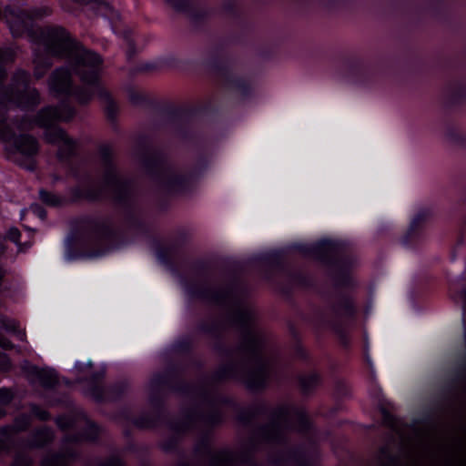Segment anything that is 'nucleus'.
Listing matches in <instances>:
<instances>
[{"instance_id": "obj_1", "label": "nucleus", "mask_w": 466, "mask_h": 466, "mask_svg": "<svg viewBox=\"0 0 466 466\" xmlns=\"http://www.w3.org/2000/svg\"><path fill=\"white\" fill-rule=\"evenodd\" d=\"M343 248L341 241L331 238H322L312 244L293 243L290 246L292 251L313 258L332 270L335 299L329 303L332 318L323 319L322 323L334 333L342 348L350 350L351 339L345 320L357 316L354 292L359 288V282L352 275L351 258L339 255Z\"/></svg>"}, {"instance_id": "obj_2", "label": "nucleus", "mask_w": 466, "mask_h": 466, "mask_svg": "<svg viewBox=\"0 0 466 466\" xmlns=\"http://www.w3.org/2000/svg\"><path fill=\"white\" fill-rule=\"evenodd\" d=\"M227 321L230 327L239 332L241 343L238 350L249 357L254 367L240 371L237 362L231 360L218 369L213 375L214 380L223 381L232 379L241 382L250 392H263L269 383L270 368L262 354L263 341L254 329L252 312L239 306L228 316Z\"/></svg>"}, {"instance_id": "obj_3", "label": "nucleus", "mask_w": 466, "mask_h": 466, "mask_svg": "<svg viewBox=\"0 0 466 466\" xmlns=\"http://www.w3.org/2000/svg\"><path fill=\"white\" fill-rule=\"evenodd\" d=\"M129 243L126 233L115 228L109 218L84 215L71 224L65 239V258L70 262L100 258Z\"/></svg>"}, {"instance_id": "obj_4", "label": "nucleus", "mask_w": 466, "mask_h": 466, "mask_svg": "<svg viewBox=\"0 0 466 466\" xmlns=\"http://www.w3.org/2000/svg\"><path fill=\"white\" fill-rule=\"evenodd\" d=\"M210 402L239 409L237 420L243 425H250L253 420L260 415H267L270 411V425H262L258 428V434L261 439L269 443L287 444L288 437L280 430V422L287 430H295L299 432H308L312 429V421L308 410L304 407L293 404H282L276 409L270 408L264 402L258 403L248 409L239 408L237 401L228 396L217 395Z\"/></svg>"}, {"instance_id": "obj_5", "label": "nucleus", "mask_w": 466, "mask_h": 466, "mask_svg": "<svg viewBox=\"0 0 466 466\" xmlns=\"http://www.w3.org/2000/svg\"><path fill=\"white\" fill-rule=\"evenodd\" d=\"M5 21L11 35L20 38L27 34L34 44L45 46L47 55L60 56L64 48L60 45L61 40L68 39V31L62 25H47L34 29L29 20L27 10L17 9L10 5L0 8V21Z\"/></svg>"}, {"instance_id": "obj_6", "label": "nucleus", "mask_w": 466, "mask_h": 466, "mask_svg": "<svg viewBox=\"0 0 466 466\" xmlns=\"http://www.w3.org/2000/svg\"><path fill=\"white\" fill-rule=\"evenodd\" d=\"M331 65L343 80L365 88L380 85L386 73L381 61L370 60L358 54L343 51L332 56Z\"/></svg>"}, {"instance_id": "obj_7", "label": "nucleus", "mask_w": 466, "mask_h": 466, "mask_svg": "<svg viewBox=\"0 0 466 466\" xmlns=\"http://www.w3.org/2000/svg\"><path fill=\"white\" fill-rule=\"evenodd\" d=\"M111 199L117 207L124 209V222L127 228L134 235L145 238L154 250L157 261L170 271L176 272L177 266L171 257L174 246H164L162 239L155 234L153 225L136 212L133 185L130 186L129 198L127 203H118L116 200V193L111 194Z\"/></svg>"}, {"instance_id": "obj_8", "label": "nucleus", "mask_w": 466, "mask_h": 466, "mask_svg": "<svg viewBox=\"0 0 466 466\" xmlns=\"http://www.w3.org/2000/svg\"><path fill=\"white\" fill-rule=\"evenodd\" d=\"M41 103V95L36 87H30V74L22 68L12 76L11 83H0V105L10 106L22 111L33 112Z\"/></svg>"}, {"instance_id": "obj_9", "label": "nucleus", "mask_w": 466, "mask_h": 466, "mask_svg": "<svg viewBox=\"0 0 466 466\" xmlns=\"http://www.w3.org/2000/svg\"><path fill=\"white\" fill-rule=\"evenodd\" d=\"M68 46V55L73 58V73L86 87L94 88L102 81L100 67L103 64L102 56L91 49L86 48L76 40L68 32V39L63 40Z\"/></svg>"}, {"instance_id": "obj_10", "label": "nucleus", "mask_w": 466, "mask_h": 466, "mask_svg": "<svg viewBox=\"0 0 466 466\" xmlns=\"http://www.w3.org/2000/svg\"><path fill=\"white\" fill-rule=\"evenodd\" d=\"M137 146L140 149L139 161L146 175L159 190L169 196L167 181L174 171L167 163V155L161 149L153 148L146 135L138 137Z\"/></svg>"}, {"instance_id": "obj_11", "label": "nucleus", "mask_w": 466, "mask_h": 466, "mask_svg": "<svg viewBox=\"0 0 466 466\" xmlns=\"http://www.w3.org/2000/svg\"><path fill=\"white\" fill-rule=\"evenodd\" d=\"M98 155L105 167L103 176L104 187L110 190L111 194L116 193V200L118 203L127 202L130 193V186L133 180L122 177L116 164V157L113 147L108 143L100 144L98 147Z\"/></svg>"}, {"instance_id": "obj_12", "label": "nucleus", "mask_w": 466, "mask_h": 466, "mask_svg": "<svg viewBox=\"0 0 466 466\" xmlns=\"http://www.w3.org/2000/svg\"><path fill=\"white\" fill-rule=\"evenodd\" d=\"M0 142L5 145V151L8 154H20L31 160L26 167L30 171L35 168V157L39 150V145L35 137L30 134H16L15 130L6 124V117L0 114Z\"/></svg>"}, {"instance_id": "obj_13", "label": "nucleus", "mask_w": 466, "mask_h": 466, "mask_svg": "<svg viewBox=\"0 0 466 466\" xmlns=\"http://www.w3.org/2000/svg\"><path fill=\"white\" fill-rule=\"evenodd\" d=\"M162 116L173 125L175 135L183 142L190 143L195 139L192 121L202 116L198 106H175L166 103L162 107Z\"/></svg>"}, {"instance_id": "obj_14", "label": "nucleus", "mask_w": 466, "mask_h": 466, "mask_svg": "<svg viewBox=\"0 0 466 466\" xmlns=\"http://www.w3.org/2000/svg\"><path fill=\"white\" fill-rule=\"evenodd\" d=\"M193 451L196 456L208 457L211 466L232 465L235 462L243 466H258L252 451H242L238 455L228 450L215 452L208 434L199 439Z\"/></svg>"}, {"instance_id": "obj_15", "label": "nucleus", "mask_w": 466, "mask_h": 466, "mask_svg": "<svg viewBox=\"0 0 466 466\" xmlns=\"http://www.w3.org/2000/svg\"><path fill=\"white\" fill-rule=\"evenodd\" d=\"M205 65L222 79L225 88L239 94L243 98L251 96L253 89L250 82L243 76L235 75L228 59L216 54L207 59Z\"/></svg>"}, {"instance_id": "obj_16", "label": "nucleus", "mask_w": 466, "mask_h": 466, "mask_svg": "<svg viewBox=\"0 0 466 466\" xmlns=\"http://www.w3.org/2000/svg\"><path fill=\"white\" fill-rule=\"evenodd\" d=\"M209 162L208 154L203 151L198 155L196 162L187 174L171 173L167 181L170 188L169 196L191 193L194 190L195 184L208 170Z\"/></svg>"}, {"instance_id": "obj_17", "label": "nucleus", "mask_w": 466, "mask_h": 466, "mask_svg": "<svg viewBox=\"0 0 466 466\" xmlns=\"http://www.w3.org/2000/svg\"><path fill=\"white\" fill-rule=\"evenodd\" d=\"M199 415L196 409H191L184 412L182 420H167L165 423L173 433L160 441L158 448L166 454H177L185 458V451L181 447L182 438Z\"/></svg>"}, {"instance_id": "obj_18", "label": "nucleus", "mask_w": 466, "mask_h": 466, "mask_svg": "<svg viewBox=\"0 0 466 466\" xmlns=\"http://www.w3.org/2000/svg\"><path fill=\"white\" fill-rule=\"evenodd\" d=\"M181 281L187 295L193 299L208 301L214 305L225 306L232 298L236 280L225 289H214L207 282H197L181 276Z\"/></svg>"}, {"instance_id": "obj_19", "label": "nucleus", "mask_w": 466, "mask_h": 466, "mask_svg": "<svg viewBox=\"0 0 466 466\" xmlns=\"http://www.w3.org/2000/svg\"><path fill=\"white\" fill-rule=\"evenodd\" d=\"M149 402L155 410L154 415L143 413L138 417H134L128 410H123L120 417L139 430H151L156 428L159 422H166L167 420H166V402L160 390H152Z\"/></svg>"}, {"instance_id": "obj_20", "label": "nucleus", "mask_w": 466, "mask_h": 466, "mask_svg": "<svg viewBox=\"0 0 466 466\" xmlns=\"http://www.w3.org/2000/svg\"><path fill=\"white\" fill-rule=\"evenodd\" d=\"M47 143L58 146L56 158L61 163L69 164L78 155V142L70 137L60 126L55 124L44 129Z\"/></svg>"}, {"instance_id": "obj_21", "label": "nucleus", "mask_w": 466, "mask_h": 466, "mask_svg": "<svg viewBox=\"0 0 466 466\" xmlns=\"http://www.w3.org/2000/svg\"><path fill=\"white\" fill-rule=\"evenodd\" d=\"M466 390V366L456 361L450 370L440 392L442 400H451L458 397L459 392Z\"/></svg>"}, {"instance_id": "obj_22", "label": "nucleus", "mask_w": 466, "mask_h": 466, "mask_svg": "<svg viewBox=\"0 0 466 466\" xmlns=\"http://www.w3.org/2000/svg\"><path fill=\"white\" fill-rule=\"evenodd\" d=\"M72 74H74L73 67L69 68L66 66H58L51 73L48 78V88L54 96L71 97L74 86Z\"/></svg>"}, {"instance_id": "obj_23", "label": "nucleus", "mask_w": 466, "mask_h": 466, "mask_svg": "<svg viewBox=\"0 0 466 466\" xmlns=\"http://www.w3.org/2000/svg\"><path fill=\"white\" fill-rule=\"evenodd\" d=\"M176 12L186 14L197 29H201L207 23L209 13L206 9L197 8L192 0H164Z\"/></svg>"}, {"instance_id": "obj_24", "label": "nucleus", "mask_w": 466, "mask_h": 466, "mask_svg": "<svg viewBox=\"0 0 466 466\" xmlns=\"http://www.w3.org/2000/svg\"><path fill=\"white\" fill-rule=\"evenodd\" d=\"M430 211L422 209L419 211L410 220V226L400 238V243L405 248H416L423 238V224L430 218Z\"/></svg>"}, {"instance_id": "obj_25", "label": "nucleus", "mask_w": 466, "mask_h": 466, "mask_svg": "<svg viewBox=\"0 0 466 466\" xmlns=\"http://www.w3.org/2000/svg\"><path fill=\"white\" fill-rule=\"evenodd\" d=\"M106 376V368L93 371L88 377H82L77 380L78 383H86L87 385L86 394L90 396L97 403L106 402V386L103 380Z\"/></svg>"}, {"instance_id": "obj_26", "label": "nucleus", "mask_w": 466, "mask_h": 466, "mask_svg": "<svg viewBox=\"0 0 466 466\" xmlns=\"http://www.w3.org/2000/svg\"><path fill=\"white\" fill-rule=\"evenodd\" d=\"M198 329L199 332L210 335L215 339L213 350L219 355L227 358H231L233 350L228 347L224 342L223 327L220 322L213 320L211 322L202 321L198 324Z\"/></svg>"}, {"instance_id": "obj_27", "label": "nucleus", "mask_w": 466, "mask_h": 466, "mask_svg": "<svg viewBox=\"0 0 466 466\" xmlns=\"http://www.w3.org/2000/svg\"><path fill=\"white\" fill-rule=\"evenodd\" d=\"M150 385L152 390L161 391L162 388L167 387L173 391L185 395L193 394L197 390L196 387L185 380H179L177 383H175L165 371L154 374L150 380Z\"/></svg>"}, {"instance_id": "obj_28", "label": "nucleus", "mask_w": 466, "mask_h": 466, "mask_svg": "<svg viewBox=\"0 0 466 466\" xmlns=\"http://www.w3.org/2000/svg\"><path fill=\"white\" fill-rule=\"evenodd\" d=\"M289 462L295 463L296 466H312L301 446L290 448L286 453H279L270 460L273 466H283Z\"/></svg>"}, {"instance_id": "obj_29", "label": "nucleus", "mask_w": 466, "mask_h": 466, "mask_svg": "<svg viewBox=\"0 0 466 466\" xmlns=\"http://www.w3.org/2000/svg\"><path fill=\"white\" fill-rule=\"evenodd\" d=\"M59 43L64 48V53L60 56L47 55L45 48L43 51L38 49H35L34 51V63L35 65L34 76L36 79L43 78L46 72L51 69V67L53 66V58L62 59L67 56L68 46H66V42L64 41H61Z\"/></svg>"}, {"instance_id": "obj_30", "label": "nucleus", "mask_w": 466, "mask_h": 466, "mask_svg": "<svg viewBox=\"0 0 466 466\" xmlns=\"http://www.w3.org/2000/svg\"><path fill=\"white\" fill-rule=\"evenodd\" d=\"M46 390H54L59 384L58 375L53 368H39L36 365H30L26 370Z\"/></svg>"}, {"instance_id": "obj_31", "label": "nucleus", "mask_w": 466, "mask_h": 466, "mask_svg": "<svg viewBox=\"0 0 466 466\" xmlns=\"http://www.w3.org/2000/svg\"><path fill=\"white\" fill-rule=\"evenodd\" d=\"M100 432V426L96 421L86 419L82 431L69 436L67 441L73 444H79L84 441L96 443L99 439Z\"/></svg>"}, {"instance_id": "obj_32", "label": "nucleus", "mask_w": 466, "mask_h": 466, "mask_svg": "<svg viewBox=\"0 0 466 466\" xmlns=\"http://www.w3.org/2000/svg\"><path fill=\"white\" fill-rule=\"evenodd\" d=\"M57 121V108L52 105L45 106L39 109L31 119L35 126L43 129L55 125Z\"/></svg>"}, {"instance_id": "obj_33", "label": "nucleus", "mask_w": 466, "mask_h": 466, "mask_svg": "<svg viewBox=\"0 0 466 466\" xmlns=\"http://www.w3.org/2000/svg\"><path fill=\"white\" fill-rule=\"evenodd\" d=\"M128 97L129 101L134 106H143L162 115V107L166 103H162L157 99L151 98L147 95L134 89L129 90Z\"/></svg>"}, {"instance_id": "obj_34", "label": "nucleus", "mask_w": 466, "mask_h": 466, "mask_svg": "<svg viewBox=\"0 0 466 466\" xmlns=\"http://www.w3.org/2000/svg\"><path fill=\"white\" fill-rule=\"evenodd\" d=\"M298 382L302 395L309 397L322 383V377L318 371H312L309 375L299 376Z\"/></svg>"}, {"instance_id": "obj_35", "label": "nucleus", "mask_w": 466, "mask_h": 466, "mask_svg": "<svg viewBox=\"0 0 466 466\" xmlns=\"http://www.w3.org/2000/svg\"><path fill=\"white\" fill-rule=\"evenodd\" d=\"M71 201L77 202L87 200L89 202H97L103 199V191L100 188L74 187L70 190Z\"/></svg>"}, {"instance_id": "obj_36", "label": "nucleus", "mask_w": 466, "mask_h": 466, "mask_svg": "<svg viewBox=\"0 0 466 466\" xmlns=\"http://www.w3.org/2000/svg\"><path fill=\"white\" fill-rule=\"evenodd\" d=\"M433 279L428 273H423L421 279H414L413 288L410 291L412 301L417 302L424 293H428L432 289Z\"/></svg>"}, {"instance_id": "obj_37", "label": "nucleus", "mask_w": 466, "mask_h": 466, "mask_svg": "<svg viewBox=\"0 0 466 466\" xmlns=\"http://www.w3.org/2000/svg\"><path fill=\"white\" fill-rule=\"evenodd\" d=\"M466 103V82L457 81L446 98V106L453 108Z\"/></svg>"}, {"instance_id": "obj_38", "label": "nucleus", "mask_w": 466, "mask_h": 466, "mask_svg": "<svg viewBox=\"0 0 466 466\" xmlns=\"http://www.w3.org/2000/svg\"><path fill=\"white\" fill-rule=\"evenodd\" d=\"M450 295L451 299L461 306V320L463 326V339L466 350V285L463 283L457 289H450Z\"/></svg>"}, {"instance_id": "obj_39", "label": "nucleus", "mask_w": 466, "mask_h": 466, "mask_svg": "<svg viewBox=\"0 0 466 466\" xmlns=\"http://www.w3.org/2000/svg\"><path fill=\"white\" fill-rule=\"evenodd\" d=\"M127 390L128 384L125 380H119L106 386V402H117L122 400Z\"/></svg>"}, {"instance_id": "obj_40", "label": "nucleus", "mask_w": 466, "mask_h": 466, "mask_svg": "<svg viewBox=\"0 0 466 466\" xmlns=\"http://www.w3.org/2000/svg\"><path fill=\"white\" fill-rule=\"evenodd\" d=\"M257 260L279 270H282L285 267L284 252L279 249L263 253L257 258Z\"/></svg>"}, {"instance_id": "obj_41", "label": "nucleus", "mask_w": 466, "mask_h": 466, "mask_svg": "<svg viewBox=\"0 0 466 466\" xmlns=\"http://www.w3.org/2000/svg\"><path fill=\"white\" fill-rule=\"evenodd\" d=\"M51 441V431L47 427L36 429L27 441L28 447L42 449Z\"/></svg>"}, {"instance_id": "obj_42", "label": "nucleus", "mask_w": 466, "mask_h": 466, "mask_svg": "<svg viewBox=\"0 0 466 466\" xmlns=\"http://www.w3.org/2000/svg\"><path fill=\"white\" fill-rule=\"evenodd\" d=\"M0 327L20 341H24L26 338L25 332L20 329L19 323L7 316L0 315Z\"/></svg>"}, {"instance_id": "obj_43", "label": "nucleus", "mask_w": 466, "mask_h": 466, "mask_svg": "<svg viewBox=\"0 0 466 466\" xmlns=\"http://www.w3.org/2000/svg\"><path fill=\"white\" fill-rule=\"evenodd\" d=\"M177 64V58L168 56L160 59L158 62H144L137 66V71L141 73L151 72L161 68L162 66L174 67Z\"/></svg>"}, {"instance_id": "obj_44", "label": "nucleus", "mask_w": 466, "mask_h": 466, "mask_svg": "<svg viewBox=\"0 0 466 466\" xmlns=\"http://www.w3.org/2000/svg\"><path fill=\"white\" fill-rule=\"evenodd\" d=\"M444 136L451 143L466 148V134L461 133L454 125L447 124Z\"/></svg>"}, {"instance_id": "obj_45", "label": "nucleus", "mask_w": 466, "mask_h": 466, "mask_svg": "<svg viewBox=\"0 0 466 466\" xmlns=\"http://www.w3.org/2000/svg\"><path fill=\"white\" fill-rule=\"evenodd\" d=\"M38 198L47 207L59 208L64 205V199L61 196L43 187L38 191Z\"/></svg>"}, {"instance_id": "obj_46", "label": "nucleus", "mask_w": 466, "mask_h": 466, "mask_svg": "<svg viewBox=\"0 0 466 466\" xmlns=\"http://www.w3.org/2000/svg\"><path fill=\"white\" fill-rule=\"evenodd\" d=\"M68 99L69 98H64L58 106H56L57 108L58 121L69 122L76 116V108L70 104Z\"/></svg>"}, {"instance_id": "obj_47", "label": "nucleus", "mask_w": 466, "mask_h": 466, "mask_svg": "<svg viewBox=\"0 0 466 466\" xmlns=\"http://www.w3.org/2000/svg\"><path fill=\"white\" fill-rule=\"evenodd\" d=\"M71 96H74L80 105L87 106L93 100L95 92L90 87L73 86Z\"/></svg>"}, {"instance_id": "obj_48", "label": "nucleus", "mask_w": 466, "mask_h": 466, "mask_svg": "<svg viewBox=\"0 0 466 466\" xmlns=\"http://www.w3.org/2000/svg\"><path fill=\"white\" fill-rule=\"evenodd\" d=\"M119 106L116 99L105 103L104 114L107 122L114 127H118Z\"/></svg>"}, {"instance_id": "obj_49", "label": "nucleus", "mask_w": 466, "mask_h": 466, "mask_svg": "<svg viewBox=\"0 0 466 466\" xmlns=\"http://www.w3.org/2000/svg\"><path fill=\"white\" fill-rule=\"evenodd\" d=\"M21 232L16 227H11L5 232V237L0 235V252H4L5 250V247L3 243L4 239L9 240L10 242L16 245L18 251H23L24 248L21 245Z\"/></svg>"}, {"instance_id": "obj_50", "label": "nucleus", "mask_w": 466, "mask_h": 466, "mask_svg": "<svg viewBox=\"0 0 466 466\" xmlns=\"http://www.w3.org/2000/svg\"><path fill=\"white\" fill-rule=\"evenodd\" d=\"M188 242V235L185 230H179L177 232L176 239L168 244L167 246H174V249L171 252V257L174 260H176L175 256L179 252V250L184 248L187 243ZM177 262V261H175ZM177 264V263H176ZM177 266V270L176 272L171 271L173 274H178L179 273V268Z\"/></svg>"}, {"instance_id": "obj_51", "label": "nucleus", "mask_w": 466, "mask_h": 466, "mask_svg": "<svg viewBox=\"0 0 466 466\" xmlns=\"http://www.w3.org/2000/svg\"><path fill=\"white\" fill-rule=\"evenodd\" d=\"M172 351L178 355H191L193 352V342L189 338L180 339L172 344Z\"/></svg>"}, {"instance_id": "obj_52", "label": "nucleus", "mask_w": 466, "mask_h": 466, "mask_svg": "<svg viewBox=\"0 0 466 466\" xmlns=\"http://www.w3.org/2000/svg\"><path fill=\"white\" fill-rule=\"evenodd\" d=\"M74 3L82 5H95L97 8L104 11V15H114L115 14V8L113 5L109 3V0H72Z\"/></svg>"}, {"instance_id": "obj_53", "label": "nucleus", "mask_w": 466, "mask_h": 466, "mask_svg": "<svg viewBox=\"0 0 466 466\" xmlns=\"http://www.w3.org/2000/svg\"><path fill=\"white\" fill-rule=\"evenodd\" d=\"M14 428L10 425L0 427V454L9 449Z\"/></svg>"}, {"instance_id": "obj_54", "label": "nucleus", "mask_w": 466, "mask_h": 466, "mask_svg": "<svg viewBox=\"0 0 466 466\" xmlns=\"http://www.w3.org/2000/svg\"><path fill=\"white\" fill-rule=\"evenodd\" d=\"M16 59V50L15 47L0 46V65L6 68V64L14 63Z\"/></svg>"}, {"instance_id": "obj_55", "label": "nucleus", "mask_w": 466, "mask_h": 466, "mask_svg": "<svg viewBox=\"0 0 466 466\" xmlns=\"http://www.w3.org/2000/svg\"><path fill=\"white\" fill-rule=\"evenodd\" d=\"M380 457L386 460L387 466H404L400 458L391 452L389 447L383 446L380 449Z\"/></svg>"}, {"instance_id": "obj_56", "label": "nucleus", "mask_w": 466, "mask_h": 466, "mask_svg": "<svg viewBox=\"0 0 466 466\" xmlns=\"http://www.w3.org/2000/svg\"><path fill=\"white\" fill-rule=\"evenodd\" d=\"M30 414L32 417L41 420V421H48L51 420L50 412L43 408L41 405L36 403H31L30 406Z\"/></svg>"}, {"instance_id": "obj_57", "label": "nucleus", "mask_w": 466, "mask_h": 466, "mask_svg": "<svg viewBox=\"0 0 466 466\" xmlns=\"http://www.w3.org/2000/svg\"><path fill=\"white\" fill-rule=\"evenodd\" d=\"M28 12L29 20L32 25L35 20H41L43 18L50 16L53 13L52 9L46 5L32 8Z\"/></svg>"}, {"instance_id": "obj_58", "label": "nucleus", "mask_w": 466, "mask_h": 466, "mask_svg": "<svg viewBox=\"0 0 466 466\" xmlns=\"http://www.w3.org/2000/svg\"><path fill=\"white\" fill-rule=\"evenodd\" d=\"M222 12L233 18H239L241 12L235 0H226L221 5Z\"/></svg>"}, {"instance_id": "obj_59", "label": "nucleus", "mask_w": 466, "mask_h": 466, "mask_svg": "<svg viewBox=\"0 0 466 466\" xmlns=\"http://www.w3.org/2000/svg\"><path fill=\"white\" fill-rule=\"evenodd\" d=\"M164 371L174 380L175 383H177L179 380H184L181 378L183 368L178 363H169Z\"/></svg>"}, {"instance_id": "obj_60", "label": "nucleus", "mask_w": 466, "mask_h": 466, "mask_svg": "<svg viewBox=\"0 0 466 466\" xmlns=\"http://www.w3.org/2000/svg\"><path fill=\"white\" fill-rule=\"evenodd\" d=\"M210 268V263L203 258H198L192 263V269L198 276H207Z\"/></svg>"}, {"instance_id": "obj_61", "label": "nucleus", "mask_w": 466, "mask_h": 466, "mask_svg": "<svg viewBox=\"0 0 466 466\" xmlns=\"http://www.w3.org/2000/svg\"><path fill=\"white\" fill-rule=\"evenodd\" d=\"M15 397V392L12 388L8 387H1L0 388V406L5 407L9 406Z\"/></svg>"}, {"instance_id": "obj_62", "label": "nucleus", "mask_w": 466, "mask_h": 466, "mask_svg": "<svg viewBox=\"0 0 466 466\" xmlns=\"http://www.w3.org/2000/svg\"><path fill=\"white\" fill-rule=\"evenodd\" d=\"M292 349L294 351V355L298 360L305 361V362L309 361V360H310L309 352L305 348L302 341L294 343Z\"/></svg>"}, {"instance_id": "obj_63", "label": "nucleus", "mask_w": 466, "mask_h": 466, "mask_svg": "<svg viewBox=\"0 0 466 466\" xmlns=\"http://www.w3.org/2000/svg\"><path fill=\"white\" fill-rule=\"evenodd\" d=\"M95 92V96H96L101 101L104 103L109 102L114 98L111 92L108 91L103 85L102 81L98 84V86L92 88Z\"/></svg>"}, {"instance_id": "obj_64", "label": "nucleus", "mask_w": 466, "mask_h": 466, "mask_svg": "<svg viewBox=\"0 0 466 466\" xmlns=\"http://www.w3.org/2000/svg\"><path fill=\"white\" fill-rule=\"evenodd\" d=\"M63 462V454L52 453L45 457L41 462V466H60Z\"/></svg>"}]
</instances>
